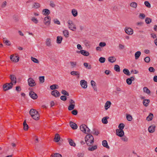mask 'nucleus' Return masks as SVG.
<instances>
[{
  "instance_id": "3",
  "label": "nucleus",
  "mask_w": 157,
  "mask_h": 157,
  "mask_svg": "<svg viewBox=\"0 0 157 157\" xmlns=\"http://www.w3.org/2000/svg\"><path fill=\"white\" fill-rule=\"evenodd\" d=\"M80 130L85 133H90V130L85 124H82L80 127Z\"/></svg>"
},
{
  "instance_id": "47",
  "label": "nucleus",
  "mask_w": 157,
  "mask_h": 157,
  "mask_svg": "<svg viewBox=\"0 0 157 157\" xmlns=\"http://www.w3.org/2000/svg\"><path fill=\"white\" fill-rule=\"evenodd\" d=\"M126 118L129 121H131L132 119V116L130 114H126Z\"/></svg>"
},
{
  "instance_id": "34",
  "label": "nucleus",
  "mask_w": 157,
  "mask_h": 157,
  "mask_svg": "<svg viewBox=\"0 0 157 157\" xmlns=\"http://www.w3.org/2000/svg\"><path fill=\"white\" fill-rule=\"evenodd\" d=\"M31 21L35 24H37L39 22L38 20L35 17H32Z\"/></svg>"
},
{
  "instance_id": "52",
  "label": "nucleus",
  "mask_w": 157,
  "mask_h": 157,
  "mask_svg": "<svg viewBox=\"0 0 157 157\" xmlns=\"http://www.w3.org/2000/svg\"><path fill=\"white\" fill-rule=\"evenodd\" d=\"M91 133L92 134L96 135H98L99 134V132L98 131L95 129H93Z\"/></svg>"
},
{
  "instance_id": "48",
  "label": "nucleus",
  "mask_w": 157,
  "mask_h": 157,
  "mask_svg": "<svg viewBox=\"0 0 157 157\" xmlns=\"http://www.w3.org/2000/svg\"><path fill=\"white\" fill-rule=\"evenodd\" d=\"M124 124L121 123L118 126V128H119V129L123 130L124 128Z\"/></svg>"
},
{
  "instance_id": "32",
  "label": "nucleus",
  "mask_w": 157,
  "mask_h": 157,
  "mask_svg": "<svg viewBox=\"0 0 157 157\" xmlns=\"http://www.w3.org/2000/svg\"><path fill=\"white\" fill-rule=\"evenodd\" d=\"M63 33L64 36L66 38H68L69 37V32L67 30H64L63 31Z\"/></svg>"
},
{
  "instance_id": "60",
  "label": "nucleus",
  "mask_w": 157,
  "mask_h": 157,
  "mask_svg": "<svg viewBox=\"0 0 157 157\" xmlns=\"http://www.w3.org/2000/svg\"><path fill=\"white\" fill-rule=\"evenodd\" d=\"M106 45V44L105 42H101L99 43V45L100 47H102L105 46Z\"/></svg>"
},
{
  "instance_id": "17",
  "label": "nucleus",
  "mask_w": 157,
  "mask_h": 157,
  "mask_svg": "<svg viewBox=\"0 0 157 157\" xmlns=\"http://www.w3.org/2000/svg\"><path fill=\"white\" fill-rule=\"evenodd\" d=\"M42 13L43 15L44 16H48L50 13V11L47 9H43L42 11Z\"/></svg>"
},
{
  "instance_id": "50",
  "label": "nucleus",
  "mask_w": 157,
  "mask_h": 157,
  "mask_svg": "<svg viewBox=\"0 0 157 157\" xmlns=\"http://www.w3.org/2000/svg\"><path fill=\"white\" fill-rule=\"evenodd\" d=\"M114 70L117 72H119L120 71V67L117 65H115L114 66Z\"/></svg>"
},
{
  "instance_id": "25",
  "label": "nucleus",
  "mask_w": 157,
  "mask_h": 157,
  "mask_svg": "<svg viewBox=\"0 0 157 157\" xmlns=\"http://www.w3.org/2000/svg\"><path fill=\"white\" fill-rule=\"evenodd\" d=\"M90 83L91 85L92 86L94 90L95 91H97V88L96 86V83L93 80H91V81Z\"/></svg>"
},
{
  "instance_id": "43",
  "label": "nucleus",
  "mask_w": 157,
  "mask_h": 157,
  "mask_svg": "<svg viewBox=\"0 0 157 157\" xmlns=\"http://www.w3.org/2000/svg\"><path fill=\"white\" fill-rule=\"evenodd\" d=\"M143 91L148 94H149L150 93V90L147 87H144L143 88Z\"/></svg>"
},
{
  "instance_id": "33",
  "label": "nucleus",
  "mask_w": 157,
  "mask_h": 157,
  "mask_svg": "<svg viewBox=\"0 0 157 157\" xmlns=\"http://www.w3.org/2000/svg\"><path fill=\"white\" fill-rule=\"evenodd\" d=\"M123 73L125 75L128 76H130L131 73L127 69L124 68L123 70Z\"/></svg>"
},
{
  "instance_id": "13",
  "label": "nucleus",
  "mask_w": 157,
  "mask_h": 157,
  "mask_svg": "<svg viewBox=\"0 0 157 157\" xmlns=\"http://www.w3.org/2000/svg\"><path fill=\"white\" fill-rule=\"evenodd\" d=\"M155 126L154 124H152L149 127L148 131L150 133H153L155 130Z\"/></svg>"
},
{
  "instance_id": "23",
  "label": "nucleus",
  "mask_w": 157,
  "mask_h": 157,
  "mask_svg": "<svg viewBox=\"0 0 157 157\" xmlns=\"http://www.w3.org/2000/svg\"><path fill=\"white\" fill-rule=\"evenodd\" d=\"M3 42L6 45L9 46L11 44L10 42L6 38H3Z\"/></svg>"
},
{
  "instance_id": "53",
  "label": "nucleus",
  "mask_w": 157,
  "mask_h": 157,
  "mask_svg": "<svg viewBox=\"0 0 157 157\" xmlns=\"http://www.w3.org/2000/svg\"><path fill=\"white\" fill-rule=\"evenodd\" d=\"M132 80L130 78H128L126 79V82L127 84L129 85H131L132 83Z\"/></svg>"
},
{
  "instance_id": "58",
  "label": "nucleus",
  "mask_w": 157,
  "mask_h": 157,
  "mask_svg": "<svg viewBox=\"0 0 157 157\" xmlns=\"http://www.w3.org/2000/svg\"><path fill=\"white\" fill-rule=\"evenodd\" d=\"M53 21L55 24L60 25V22L57 19H55L53 20Z\"/></svg>"
},
{
  "instance_id": "49",
  "label": "nucleus",
  "mask_w": 157,
  "mask_h": 157,
  "mask_svg": "<svg viewBox=\"0 0 157 157\" xmlns=\"http://www.w3.org/2000/svg\"><path fill=\"white\" fill-rule=\"evenodd\" d=\"M75 106V105L70 104L68 107V109L69 110H72L74 109Z\"/></svg>"
},
{
  "instance_id": "64",
  "label": "nucleus",
  "mask_w": 157,
  "mask_h": 157,
  "mask_svg": "<svg viewBox=\"0 0 157 157\" xmlns=\"http://www.w3.org/2000/svg\"><path fill=\"white\" fill-rule=\"evenodd\" d=\"M148 70L149 71L151 72H154L155 71V69L152 67H150Z\"/></svg>"
},
{
  "instance_id": "8",
  "label": "nucleus",
  "mask_w": 157,
  "mask_h": 157,
  "mask_svg": "<svg viewBox=\"0 0 157 157\" xmlns=\"http://www.w3.org/2000/svg\"><path fill=\"white\" fill-rule=\"evenodd\" d=\"M125 33L128 35H132L133 34V31L132 29L129 27H126L125 29Z\"/></svg>"
},
{
  "instance_id": "56",
  "label": "nucleus",
  "mask_w": 157,
  "mask_h": 157,
  "mask_svg": "<svg viewBox=\"0 0 157 157\" xmlns=\"http://www.w3.org/2000/svg\"><path fill=\"white\" fill-rule=\"evenodd\" d=\"M145 5L148 8H150L151 5L148 1H145L144 2Z\"/></svg>"
},
{
  "instance_id": "19",
  "label": "nucleus",
  "mask_w": 157,
  "mask_h": 157,
  "mask_svg": "<svg viewBox=\"0 0 157 157\" xmlns=\"http://www.w3.org/2000/svg\"><path fill=\"white\" fill-rule=\"evenodd\" d=\"M70 125L71 127L73 129H76L78 128L77 125L75 123L72 121L70 122Z\"/></svg>"
},
{
  "instance_id": "11",
  "label": "nucleus",
  "mask_w": 157,
  "mask_h": 157,
  "mask_svg": "<svg viewBox=\"0 0 157 157\" xmlns=\"http://www.w3.org/2000/svg\"><path fill=\"white\" fill-rule=\"evenodd\" d=\"M10 59L13 62H17L19 61V57L17 56H14L13 55H12L10 56Z\"/></svg>"
},
{
  "instance_id": "28",
  "label": "nucleus",
  "mask_w": 157,
  "mask_h": 157,
  "mask_svg": "<svg viewBox=\"0 0 157 157\" xmlns=\"http://www.w3.org/2000/svg\"><path fill=\"white\" fill-rule=\"evenodd\" d=\"M109 61L111 63H114L116 60V58L114 56L109 57L108 58Z\"/></svg>"
},
{
  "instance_id": "38",
  "label": "nucleus",
  "mask_w": 157,
  "mask_h": 157,
  "mask_svg": "<svg viewBox=\"0 0 157 157\" xmlns=\"http://www.w3.org/2000/svg\"><path fill=\"white\" fill-rule=\"evenodd\" d=\"M70 74L73 75L79 76L80 73L79 72L77 71H72L71 72Z\"/></svg>"
},
{
  "instance_id": "59",
  "label": "nucleus",
  "mask_w": 157,
  "mask_h": 157,
  "mask_svg": "<svg viewBox=\"0 0 157 157\" xmlns=\"http://www.w3.org/2000/svg\"><path fill=\"white\" fill-rule=\"evenodd\" d=\"M145 17V15L144 13H140L139 15V18L140 19H144Z\"/></svg>"
},
{
  "instance_id": "62",
  "label": "nucleus",
  "mask_w": 157,
  "mask_h": 157,
  "mask_svg": "<svg viewBox=\"0 0 157 157\" xmlns=\"http://www.w3.org/2000/svg\"><path fill=\"white\" fill-rule=\"evenodd\" d=\"M60 99L63 101H65L67 100V98L64 95L61 96L60 98Z\"/></svg>"
},
{
  "instance_id": "15",
  "label": "nucleus",
  "mask_w": 157,
  "mask_h": 157,
  "mask_svg": "<svg viewBox=\"0 0 157 157\" xmlns=\"http://www.w3.org/2000/svg\"><path fill=\"white\" fill-rule=\"evenodd\" d=\"M29 95L30 97L33 99H36L38 97L36 94L33 91H31L29 92Z\"/></svg>"
},
{
  "instance_id": "39",
  "label": "nucleus",
  "mask_w": 157,
  "mask_h": 157,
  "mask_svg": "<svg viewBox=\"0 0 157 157\" xmlns=\"http://www.w3.org/2000/svg\"><path fill=\"white\" fill-rule=\"evenodd\" d=\"M31 60L32 61H33L34 63H39V62L38 60L37 59L33 57H31Z\"/></svg>"
},
{
  "instance_id": "24",
  "label": "nucleus",
  "mask_w": 157,
  "mask_h": 157,
  "mask_svg": "<svg viewBox=\"0 0 157 157\" xmlns=\"http://www.w3.org/2000/svg\"><path fill=\"white\" fill-rule=\"evenodd\" d=\"M102 145L104 147L107 149L109 148V147L108 145V143L106 140H103L102 141Z\"/></svg>"
},
{
  "instance_id": "2",
  "label": "nucleus",
  "mask_w": 157,
  "mask_h": 157,
  "mask_svg": "<svg viewBox=\"0 0 157 157\" xmlns=\"http://www.w3.org/2000/svg\"><path fill=\"white\" fill-rule=\"evenodd\" d=\"M85 140L87 145H90L94 143V138L92 135L88 134L85 138Z\"/></svg>"
},
{
  "instance_id": "61",
  "label": "nucleus",
  "mask_w": 157,
  "mask_h": 157,
  "mask_svg": "<svg viewBox=\"0 0 157 157\" xmlns=\"http://www.w3.org/2000/svg\"><path fill=\"white\" fill-rule=\"evenodd\" d=\"M61 93L65 95L69 96V94L68 93H67L66 90H63L61 91Z\"/></svg>"
},
{
  "instance_id": "35",
  "label": "nucleus",
  "mask_w": 157,
  "mask_h": 157,
  "mask_svg": "<svg viewBox=\"0 0 157 157\" xmlns=\"http://www.w3.org/2000/svg\"><path fill=\"white\" fill-rule=\"evenodd\" d=\"M68 142L71 146L74 147L75 146V144L72 139H68Z\"/></svg>"
},
{
  "instance_id": "1",
  "label": "nucleus",
  "mask_w": 157,
  "mask_h": 157,
  "mask_svg": "<svg viewBox=\"0 0 157 157\" xmlns=\"http://www.w3.org/2000/svg\"><path fill=\"white\" fill-rule=\"evenodd\" d=\"M29 114L34 120H38L39 119V114L36 110L33 109H31L29 111Z\"/></svg>"
},
{
  "instance_id": "22",
  "label": "nucleus",
  "mask_w": 157,
  "mask_h": 157,
  "mask_svg": "<svg viewBox=\"0 0 157 157\" xmlns=\"http://www.w3.org/2000/svg\"><path fill=\"white\" fill-rule=\"evenodd\" d=\"M71 13L74 17H76L78 15L77 10L75 9H73L71 10Z\"/></svg>"
},
{
  "instance_id": "30",
  "label": "nucleus",
  "mask_w": 157,
  "mask_h": 157,
  "mask_svg": "<svg viewBox=\"0 0 157 157\" xmlns=\"http://www.w3.org/2000/svg\"><path fill=\"white\" fill-rule=\"evenodd\" d=\"M63 40V37L61 36H58L57 37L56 42L57 44H60Z\"/></svg>"
},
{
  "instance_id": "31",
  "label": "nucleus",
  "mask_w": 157,
  "mask_h": 157,
  "mask_svg": "<svg viewBox=\"0 0 157 157\" xmlns=\"http://www.w3.org/2000/svg\"><path fill=\"white\" fill-rule=\"evenodd\" d=\"M109 118V117H104L102 118L101 121L104 124H107L108 122L107 119Z\"/></svg>"
},
{
  "instance_id": "54",
  "label": "nucleus",
  "mask_w": 157,
  "mask_h": 157,
  "mask_svg": "<svg viewBox=\"0 0 157 157\" xmlns=\"http://www.w3.org/2000/svg\"><path fill=\"white\" fill-rule=\"evenodd\" d=\"M39 79L40 82L43 83L44 82V76H40L39 78Z\"/></svg>"
},
{
  "instance_id": "20",
  "label": "nucleus",
  "mask_w": 157,
  "mask_h": 157,
  "mask_svg": "<svg viewBox=\"0 0 157 157\" xmlns=\"http://www.w3.org/2000/svg\"><path fill=\"white\" fill-rule=\"evenodd\" d=\"M111 104V102L109 101H107L105 105V110H107L110 106Z\"/></svg>"
},
{
  "instance_id": "55",
  "label": "nucleus",
  "mask_w": 157,
  "mask_h": 157,
  "mask_svg": "<svg viewBox=\"0 0 157 157\" xmlns=\"http://www.w3.org/2000/svg\"><path fill=\"white\" fill-rule=\"evenodd\" d=\"M146 23L147 24H150L151 21V19L149 18L146 17L145 20Z\"/></svg>"
},
{
  "instance_id": "16",
  "label": "nucleus",
  "mask_w": 157,
  "mask_h": 157,
  "mask_svg": "<svg viewBox=\"0 0 157 157\" xmlns=\"http://www.w3.org/2000/svg\"><path fill=\"white\" fill-rule=\"evenodd\" d=\"M51 94L56 97H58L60 95L59 92L56 90H54L51 92Z\"/></svg>"
},
{
  "instance_id": "4",
  "label": "nucleus",
  "mask_w": 157,
  "mask_h": 157,
  "mask_svg": "<svg viewBox=\"0 0 157 157\" xmlns=\"http://www.w3.org/2000/svg\"><path fill=\"white\" fill-rule=\"evenodd\" d=\"M68 24V27L70 30L75 31L76 29V25L72 21L69 20L67 22Z\"/></svg>"
},
{
  "instance_id": "36",
  "label": "nucleus",
  "mask_w": 157,
  "mask_h": 157,
  "mask_svg": "<svg viewBox=\"0 0 157 157\" xmlns=\"http://www.w3.org/2000/svg\"><path fill=\"white\" fill-rule=\"evenodd\" d=\"M60 137L59 135L58 134H56L54 138L55 142H58L60 140Z\"/></svg>"
},
{
  "instance_id": "45",
  "label": "nucleus",
  "mask_w": 157,
  "mask_h": 157,
  "mask_svg": "<svg viewBox=\"0 0 157 157\" xmlns=\"http://www.w3.org/2000/svg\"><path fill=\"white\" fill-rule=\"evenodd\" d=\"M57 87H58V86L57 85L54 84L50 86V88L51 90H53L58 88Z\"/></svg>"
},
{
  "instance_id": "44",
  "label": "nucleus",
  "mask_w": 157,
  "mask_h": 157,
  "mask_svg": "<svg viewBox=\"0 0 157 157\" xmlns=\"http://www.w3.org/2000/svg\"><path fill=\"white\" fill-rule=\"evenodd\" d=\"M70 64L72 68H74L76 67L77 64V62H70Z\"/></svg>"
},
{
  "instance_id": "29",
  "label": "nucleus",
  "mask_w": 157,
  "mask_h": 157,
  "mask_svg": "<svg viewBox=\"0 0 157 157\" xmlns=\"http://www.w3.org/2000/svg\"><path fill=\"white\" fill-rule=\"evenodd\" d=\"M153 115L151 113H150L149 115L147 117L146 120L148 121H151L153 118Z\"/></svg>"
},
{
  "instance_id": "7",
  "label": "nucleus",
  "mask_w": 157,
  "mask_h": 157,
  "mask_svg": "<svg viewBox=\"0 0 157 157\" xmlns=\"http://www.w3.org/2000/svg\"><path fill=\"white\" fill-rule=\"evenodd\" d=\"M13 86V83H12V82L9 83H7L3 85V89L4 90L6 91L12 88Z\"/></svg>"
},
{
  "instance_id": "46",
  "label": "nucleus",
  "mask_w": 157,
  "mask_h": 157,
  "mask_svg": "<svg viewBox=\"0 0 157 157\" xmlns=\"http://www.w3.org/2000/svg\"><path fill=\"white\" fill-rule=\"evenodd\" d=\"M33 6V7L36 9H38L40 7V4L38 3H34Z\"/></svg>"
},
{
  "instance_id": "40",
  "label": "nucleus",
  "mask_w": 157,
  "mask_h": 157,
  "mask_svg": "<svg viewBox=\"0 0 157 157\" xmlns=\"http://www.w3.org/2000/svg\"><path fill=\"white\" fill-rule=\"evenodd\" d=\"M84 66L88 69H90L91 68V66L86 63H83Z\"/></svg>"
},
{
  "instance_id": "26",
  "label": "nucleus",
  "mask_w": 157,
  "mask_h": 157,
  "mask_svg": "<svg viewBox=\"0 0 157 157\" xmlns=\"http://www.w3.org/2000/svg\"><path fill=\"white\" fill-rule=\"evenodd\" d=\"M130 6L132 8L136 9L137 7V4L136 2H132L130 3Z\"/></svg>"
},
{
  "instance_id": "51",
  "label": "nucleus",
  "mask_w": 157,
  "mask_h": 157,
  "mask_svg": "<svg viewBox=\"0 0 157 157\" xmlns=\"http://www.w3.org/2000/svg\"><path fill=\"white\" fill-rule=\"evenodd\" d=\"M99 61L101 63H103L105 62V58L104 57H101L99 59Z\"/></svg>"
},
{
  "instance_id": "37",
  "label": "nucleus",
  "mask_w": 157,
  "mask_h": 157,
  "mask_svg": "<svg viewBox=\"0 0 157 157\" xmlns=\"http://www.w3.org/2000/svg\"><path fill=\"white\" fill-rule=\"evenodd\" d=\"M150 101V100L149 99L144 100L143 102V105L145 106H147Z\"/></svg>"
},
{
  "instance_id": "42",
  "label": "nucleus",
  "mask_w": 157,
  "mask_h": 157,
  "mask_svg": "<svg viewBox=\"0 0 157 157\" xmlns=\"http://www.w3.org/2000/svg\"><path fill=\"white\" fill-rule=\"evenodd\" d=\"M84 43L86 47H90V42L89 41L87 40H85L84 41Z\"/></svg>"
},
{
  "instance_id": "57",
  "label": "nucleus",
  "mask_w": 157,
  "mask_h": 157,
  "mask_svg": "<svg viewBox=\"0 0 157 157\" xmlns=\"http://www.w3.org/2000/svg\"><path fill=\"white\" fill-rule=\"evenodd\" d=\"M144 60L146 62L148 63L150 61V59L149 57L147 56L144 58Z\"/></svg>"
},
{
  "instance_id": "14",
  "label": "nucleus",
  "mask_w": 157,
  "mask_h": 157,
  "mask_svg": "<svg viewBox=\"0 0 157 157\" xmlns=\"http://www.w3.org/2000/svg\"><path fill=\"white\" fill-rule=\"evenodd\" d=\"M77 53H80L83 56H88L90 54L88 52L86 51L83 50H81L80 51L77 52Z\"/></svg>"
},
{
  "instance_id": "63",
  "label": "nucleus",
  "mask_w": 157,
  "mask_h": 157,
  "mask_svg": "<svg viewBox=\"0 0 157 157\" xmlns=\"http://www.w3.org/2000/svg\"><path fill=\"white\" fill-rule=\"evenodd\" d=\"M70 104L75 105V101L72 99H70L69 101Z\"/></svg>"
},
{
  "instance_id": "18",
  "label": "nucleus",
  "mask_w": 157,
  "mask_h": 157,
  "mask_svg": "<svg viewBox=\"0 0 157 157\" xmlns=\"http://www.w3.org/2000/svg\"><path fill=\"white\" fill-rule=\"evenodd\" d=\"M10 79L11 81V82H12V83H13V84H15L16 83V78L14 75H10Z\"/></svg>"
},
{
  "instance_id": "27",
  "label": "nucleus",
  "mask_w": 157,
  "mask_h": 157,
  "mask_svg": "<svg viewBox=\"0 0 157 157\" xmlns=\"http://www.w3.org/2000/svg\"><path fill=\"white\" fill-rule=\"evenodd\" d=\"M141 54V52L140 51H137L135 54V59H137Z\"/></svg>"
},
{
  "instance_id": "10",
  "label": "nucleus",
  "mask_w": 157,
  "mask_h": 157,
  "mask_svg": "<svg viewBox=\"0 0 157 157\" xmlns=\"http://www.w3.org/2000/svg\"><path fill=\"white\" fill-rule=\"evenodd\" d=\"M87 82L84 80H81L80 81V85L81 87L84 89H86L87 87Z\"/></svg>"
},
{
  "instance_id": "6",
  "label": "nucleus",
  "mask_w": 157,
  "mask_h": 157,
  "mask_svg": "<svg viewBox=\"0 0 157 157\" xmlns=\"http://www.w3.org/2000/svg\"><path fill=\"white\" fill-rule=\"evenodd\" d=\"M44 23L46 26H49L51 23V17L50 16H47L44 17Z\"/></svg>"
},
{
  "instance_id": "5",
  "label": "nucleus",
  "mask_w": 157,
  "mask_h": 157,
  "mask_svg": "<svg viewBox=\"0 0 157 157\" xmlns=\"http://www.w3.org/2000/svg\"><path fill=\"white\" fill-rule=\"evenodd\" d=\"M45 44L47 47L51 48L52 45V38H47L45 40Z\"/></svg>"
},
{
  "instance_id": "9",
  "label": "nucleus",
  "mask_w": 157,
  "mask_h": 157,
  "mask_svg": "<svg viewBox=\"0 0 157 157\" xmlns=\"http://www.w3.org/2000/svg\"><path fill=\"white\" fill-rule=\"evenodd\" d=\"M28 82L29 86L32 87L36 85L34 80L31 78H30L28 80Z\"/></svg>"
},
{
  "instance_id": "41",
  "label": "nucleus",
  "mask_w": 157,
  "mask_h": 157,
  "mask_svg": "<svg viewBox=\"0 0 157 157\" xmlns=\"http://www.w3.org/2000/svg\"><path fill=\"white\" fill-rule=\"evenodd\" d=\"M51 157H62V156L61 154L59 153H56L52 155L51 156Z\"/></svg>"
},
{
  "instance_id": "12",
  "label": "nucleus",
  "mask_w": 157,
  "mask_h": 157,
  "mask_svg": "<svg viewBox=\"0 0 157 157\" xmlns=\"http://www.w3.org/2000/svg\"><path fill=\"white\" fill-rule=\"evenodd\" d=\"M116 134L118 136L121 137L124 135V132L123 130L117 129Z\"/></svg>"
},
{
  "instance_id": "21",
  "label": "nucleus",
  "mask_w": 157,
  "mask_h": 157,
  "mask_svg": "<svg viewBox=\"0 0 157 157\" xmlns=\"http://www.w3.org/2000/svg\"><path fill=\"white\" fill-rule=\"evenodd\" d=\"M98 146L97 145H95L92 146H90L88 148V150L89 151H93L95 150H96L97 149Z\"/></svg>"
}]
</instances>
